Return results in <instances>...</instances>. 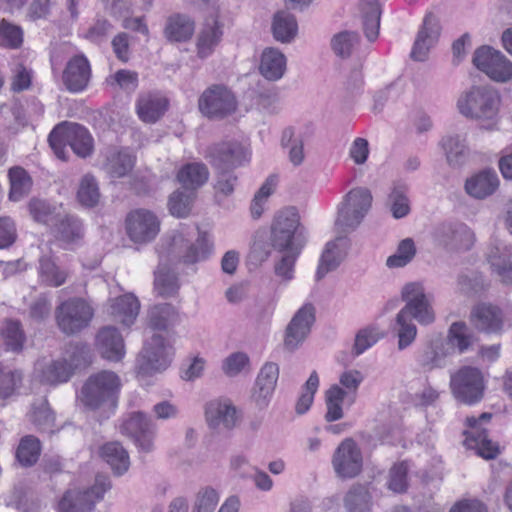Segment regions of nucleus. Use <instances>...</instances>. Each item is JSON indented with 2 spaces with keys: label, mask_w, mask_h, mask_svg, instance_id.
I'll list each match as a JSON object with an SVG mask.
<instances>
[{
  "label": "nucleus",
  "mask_w": 512,
  "mask_h": 512,
  "mask_svg": "<svg viewBox=\"0 0 512 512\" xmlns=\"http://www.w3.org/2000/svg\"><path fill=\"white\" fill-rule=\"evenodd\" d=\"M401 298L405 305L391 324L392 332L398 337L399 350L410 346L417 336V327L413 323V319L421 325H430L436 318L432 306V296L426 294L421 283L405 284L401 291Z\"/></svg>",
  "instance_id": "obj_1"
},
{
  "label": "nucleus",
  "mask_w": 512,
  "mask_h": 512,
  "mask_svg": "<svg viewBox=\"0 0 512 512\" xmlns=\"http://www.w3.org/2000/svg\"><path fill=\"white\" fill-rule=\"evenodd\" d=\"M24 43V30L21 26L6 19L0 20V47L8 50H17Z\"/></svg>",
  "instance_id": "obj_47"
},
{
  "label": "nucleus",
  "mask_w": 512,
  "mask_h": 512,
  "mask_svg": "<svg viewBox=\"0 0 512 512\" xmlns=\"http://www.w3.org/2000/svg\"><path fill=\"white\" fill-rule=\"evenodd\" d=\"M99 190L94 177L86 175L83 177L77 193L79 202L86 207H93L99 201Z\"/></svg>",
  "instance_id": "obj_61"
},
{
  "label": "nucleus",
  "mask_w": 512,
  "mask_h": 512,
  "mask_svg": "<svg viewBox=\"0 0 512 512\" xmlns=\"http://www.w3.org/2000/svg\"><path fill=\"white\" fill-rule=\"evenodd\" d=\"M120 389L119 376L112 371L102 370L88 377L81 388L79 399L85 407L91 410L99 409L102 406L114 409Z\"/></svg>",
  "instance_id": "obj_2"
},
{
  "label": "nucleus",
  "mask_w": 512,
  "mask_h": 512,
  "mask_svg": "<svg viewBox=\"0 0 512 512\" xmlns=\"http://www.w3.org/2000/svg\"><path fill=\"white\" fill-rule=\"evenodd\" d=\"M111 488L108 476L97 475L94 484L84 490H67L57 505L58 512H90Z\"/></svg>",
  "instance_id": "obj_6"
},
{
  "label": "nucleus",
  "mask_w": 512,
  "mask_h": 512,
  "mask_svg": "<svg viewBox=\"0 0 512 512\" xmlns=\"http://www.w3.org/2000/svg\"><path fill=\"white\" fill-rule=\"evenodd\" d=\"M0 336L6 346V350L16 353L22 351L25 334L19 321L6 320L0 329Z\"/></svg>",
  "instance_id": "obj_46"
},
{
  "label": "nucleus",
  "mask_w": 512,
  "mask_h": 512,
  "mask_svg": "<svg viewBox=\"0 0 512 512\" xmlns=\"http://www.w3.org/2000/svg\"><path fill=\"white\" fill-rule=\"evenodd\" d=\"M445 341L451 344V354L457 348L460 352L465 351L471 344V337L467 334V326L464 322H455L449 329Z\"/></svg>",
  "instance_id": "obj_60"
},
{
  "label": "nucleus",
  "mask_w": 512,
  "mask_h": 512,
  "mask_svg": "<svg viewBox=\"0 0 512 512\" xmlns=\"http://www.w3.org/2000/svg\"><path fill=\"white\" fill-rule=\"evenodd\" d=\"M41 450L39 439L33 435H26L20 439L15 457L21 466L31 467L38 461Z\"/></svg>",
  "instance_id": "obj_42"
},
{
  "label": "nucleus",
  "mask_w": 512,
  "mask_h": 512,
  "mask_svg": "<svg viewBox=\"0 0 512 512\" xmlns=\"http://www.w3.org/2000/svg\"><path fill=\"white\" fill-rule=\"evenodd\" d=\"M95 345L106 360L117 362L125 355L124 340L115 327L101 328L97 333Z\"/></svg>",
  "instance_id": "obj_30"
},
{
  "label": "nucleus",
  "mask_w": 512,
  "mask_h": 512,
  "mask_svg": "<svg viewBox=\"0 0 512 512\" xmlns=\"http://www.w3.org/2000/svg\"><path fill=\"white\" fill-rule=\"evenodd\" d=\"M170 100L161 91H146L139 94L135 110L138 118L147 124H154L168 112Z\"/></svg>",
  "instance_id": "obj_22"
},
{
  "label": "nucleus",
  "mask_w": 512,
  "mask_h": 512,
  "mask_svg": "<svg viewBox=\"0 0 512 512\" xmlns=\"http://www.w3.org/2000/svg\"><path fill=\"white\" fill-rule=\"evenodd\" d=\"M10 190L9 198L18 201L29 193L32 187V179L28 172L20 166H14L8 172Z\"/></svg>",
  "instance_id": "obj_44"
},
{
  "label": "nucleus",
  "mask_w": 512,
  "mask_h": 512,
  "mask_svg": "<svg viewBox=\"0 0 512 512\" xmlns=\"http://www.w3.org/2000/svg\"><path fill=\"white\" fill-rule=\"evenodd\" d=\"M314 321L315 308L312 304H305L296 312L285 332L284 346L288 351H295L304 342Z\"/></svg>",
  "instance_id": "obj_20"
},
{
  "label": "nucleus",
  "mask_w": 512,
  "mask_h": 512,
  "mask_svg": "<svg viewBox=\"0 0 512 512\" xmlns=\"http://www.w3.org/2000/svg\"><path fill=\"white\" fill-rule=\"evenodd\" d=\"M92 77V68L84 54L71 57L62 73V81L71 93H81L87 89Z\"/></svg>",
  "instance_id": "obj_23"
},
{
  "label": "nucleus",
  "mask_w": 512,
  "mask_h": 512,
  "mask_svg": "<svg viewBox=\"0 0 512 512\" xmlns=\"http://www.w3.org/2000/svg\"><path fill=\"white\" fill-rule=\"evenodd\" d=\"M451 355V344L443 337L432 339L423 351L419 364L424 371H432L445 365V359Z\"/></svg>",
  "instance_id": "obj_32"
},
{
  "label": "nucleus",
  "mask_w": 512,
  "mask_h": 512,
  "mask_svg": "<svg viewBox=\"0 0 512 512\" xmlns=\"http://www.w3.org/2000/svg\"><path fill=\"white\" fill-rule=\"evenodd\" d=\"M164 33L169 41L181 42L189 39L192 28L188 18L174 15L168 19Z\"/></svg>",
  "instance_id": "obj_53"
},
{
  "label": "nucleus",
  "mask_w": 512,
  "mask_h": 512,
  "mask_svg": "<svg viewBox=\"0 0 512 512\" xmlns=\"http://www.w3.org/2000/svg\"><path fill=\"white\" fill-rule=\"evenodd\" d=\"M49 145L57 158L66 160V146L80 157H87L93 151V138L84 126L77 123L62 122L56 125L48 137Z\"/></svg>",
  "instance_id": "obj_3"
},
{
  "label": "nucleus",
  "mask_w": 512,
  "mask_h": 512,
  "mask_svg": "<svg viewBox=\"0 0 512 512\" xmlns=\"http://www.w3.org/2000/svg\"><path fill=\"white\" fill-rule=\"evenodd\" d=\"M140 302L133 294H124L111 300L109 314L115 322L130 327L137 319Z\"/></svg>",
  "instance_id": "obj_31"
},
{
  "label": "nucleus",
  "mask_w": 512,
  "mask_h": 512,
  "mask_svg": "<svg viewBox=\"0 0 512 512\" xmlns=\"http://www.w3.org/2000/svg\"><path fill=\"white\" fill-rule=\"evenodd\" d=\"M407 192V185L401 182H397L394 183L389 194L388 200L391 206V212L393 217L396 219L405 217L410 211Z\"/></svg>",
  "instance_id": "obj_50"
},
{
  "label": "nucleus",
  "mask_w": 512,
  "mask_h": 512,
  "mask_svg": "<svg viewBox=\"0 0 512 512\" xmlns=\"http://www.w3.org/2000/svg\"><path fill=\"white\" fill-rule=\"evenodd\" d=\"M237 180L233 171H217L216 181L213 185L214 201L217 205L223 206L225 201L233 195Z\"/></svg>",
  "instance_id": "obj_48"
},
{
  "label": "nucleus",
  "mask_w": 512,
  "mask_h": 512,
  "mask_svg": "<svg viewBox=\"0 0 512 512\" xmlns=\"http://www.w3.org/2000/svg\"><path fill=\"white\" fill-rule=\"evenodd\" d=\"M332 465L341 479H351L360 474L363 465L362 453L352 438L343 440L336 448Z\"/></svg>",
  "instance_id": "obj_16"
},
{
  "label": "nucleus",
  "mask_w": 512,
  "mask_h": 512,
  "mask_svg": "<svg viewBox=\"0 0 512 512\" xmlns=\"http://www.w3.org/2000/svg\"><path fill=\"white\" fill-rule=\"evenodd\" d=\"M348 395L344 389L338 385H332L325 395L327 412L325 419L328 422L339 420L343 417L342 403L344 398Z\"/></svg>",
  "instance_id": "obj_51"
},
{
  "label": "nucleus",
  "mask_w": 512,
  "mask_h": 512,
  "mask_svg": "<svg viewBox=\"0 0 512 512\" xmlns=\"http://www.w3.org/2000/svg\"><path fill=\"white\" fill-rule=\"evenodd\" d=\"M415 254L414 241L411 238H406L399 243L396 252L387 258L386 265L389 268L404 267L411 262Z\"/></svg>",
  "instance_id": "obj_56"
},
{
  "label": "nucleus",
  "mask_w": 512,
  "mask_h": 512,
  "mask_svg": "<svg viewBox=\"0 0 512 512\" xmlns=\"http://www.w3.org/2000/svg\"><path fill=\"white\" fill-rule=\"evenodd\" d=\"M179 283L177 276L166 267H159L155 272L154 290L158 296L170 297L177 293Z\"/></svg>",
  "instance_id": "obj_49"
},
{
  "label": "nucleus",
  "mask_w": 512,
  "mask_h": 512,
  "mask_svg": "<svg viewBox=\"0 0 512 512\" xmlns=\"http://www.w3.org/2000/svg\"><path fill=\"white\" fill-rule=\"evenodd\" d=\"M177 180L182 190L174 192L169 199V211L172 215L182 218L190 213L192 195V164H185L177 173Z\"/></svg>",
  "instance_id": "obj_28"
},
{
  "label": "nucleus",
  "mask_w": 512,
  "mask_h": 512,
  "mask_svg": "<svg viewBox=\"0 0 512 512\" xmlns=\"http://www.w3.org/2000/svg\"><path fill=\"white\" fill-rule=\"evenodd\" d=\"M465 445L468 449L476 451L477 455L485 459H494L499 454V446L488 438L487 431H465Z\"/></svg>",
  "instance_id": "obj_40"
},
{
  "label": "nucleus",
  "mask_w": 512,
  "mask_h": 512,
  "mask_svg": "<svg viewBox=\"0 0 512 512\" xmlns=\"http://www.w3.org/2000/svg\"><path fill=\"white\" fill-rule=\"evenodd\" d=\"M472 322L474 326L488 333L501 330L503 316L501 310L491 304H480L472 311Z\"/></svg>",
  "instance_id": "obj_34"
},
{
  "label": "nucleus",
  "mask_w": 512,
  "mask_h": 512,
  "mask_svg": "<svg viewBox=\"0 0 512 512\" xmlns=\"http://www.w3.org/2000/svg\"><path fill=\"white\" fill-rule=\"evenodd\" d=\"M408 464L400 462L395 464L389 470L388 489L394 493H405L408 489Z\"/></svg>",
  "instance_id": "obj_58"
},
{
  "label": "nucleus",
  "mask_w": 512,
  "mask_h": 512,
  "mask_svg": "<svg viewBox=\"0 0 512 512\" xmlns=\"http://www.w3.org/2000/svg\"><path fill=\"white\" fill-rule=\"evenodd\" d=\"M170 347L165 339L155 334L148 340L137 359V374L140 377L151 376L164 371L171 362Z\"/></svg>",
  "instance_id": "obj_9"
},
{
  "label": "nucleus",
  "mask_w": 512,
  "mask_h": 512,
  "mask_svg": "<svg viewBox=\"0 0 512 512\" xmlns=\"http://www.w3.org/2000/svg\"><path fill=\"white\" fill-rule=\"evenodd\" d=\"M363 219L360 212L351 208V206L347 205V202L343 200L338 209L335 227L340 233H348L356 229Z\"/></svg>",
  "instance_id": "obj_52"
},
{
  "label": "nucleus",
  "mask_w": 512,
  "mask_h": 512,
  "mask_svg": "<svg viewBox=\"0 0 512 512\" xmlns=\"http://www.w3.org/2000/svg\"><path fill=\"white\" fill-rule=\"evenodd\" d=\"M358 38L357 33L348 31L340 32L332 38V49L337 56L347 58L351 55L355 44L358 43Z\"/></svg>",
  "instance_id": "obj_62"
},
{
  "label": "nucleus",
  "mask_w": 512,
  "mask_h": 512,
  "mask_svg": "<svg viewBox=\"0 0 512 512\" xmlns=\"http://www.w3.org/2000/svg\"><path fill=\"white\" fill-rule=\"evenodd\" d=\"M65 352L68 358L54 360L42 369L41 382L50 385L67 382L77 367L91 362V351L87 344H70Z\"/></svg>",
  "instance_id": "obj_5"
},
{
  "label": "nucleus",
  "mask_w": 512,
  "mask_h": 512,
  "mask_svg": "<svg viewBox=\"0 0 512 512\" xmlns=\"http://www.w3.org/2000/svg\"><path fill=\"white\" fill-rule=\"evenodd\" d=\"M500 96L489 86H472L457 100V108L464 117L475 120H493L499 111Z\"/></svg>",
  "instance_id": "obj_4"
},
{
  "label": "nucleus",
  "mask_w": 512,
  "mask_h": 512,
  "mask_svg": "<svg viewBox=\"0 0 512 512\" xmlns=\"http://www.w3.org/2000/svg\"><path fill=\"white\" fill-rule=\"evenodd\" d=\"M198 107L209 118H223L236 110L237 102L227 87L212 85L199 98Z\"/></svg>",
  "instance_id": "obj_14"
},
{
  "label": "nucleus",
  "mask_w": 512,
  "mask_h": 512,
  "mask_svg": "<svg viewBox=\"0 0 512 512\" xmlns=\"http://www.w3.org/2000/svg\"><path fill=\"white\" fill-rule=\"evenodd\" d=\"M435 239L448 252H466L475 244L474 231L465 223L450 221L440 224L435 230Z\"/></svg>",
  "instance_id": "obj_11"
},
{
  "label": "nucleus",
  "mask_w": 512,
  "mask_h": 512,
  "mask_svg": "<svg viewBox=\"0 0 512 512\" xmlns=\"http://www.w3.org/2000/svg\"><path fill=\"white\" fill-rule=\"evenodd\" d=\"M473 64L496 82H507L512 78V63L500 51L490 46H481L474 52Z\"/></svg>",
  "instance_id": "obj_12"
},
{
  "label": "nucleus",
  "mask_w": 512,
  "mask_h": 512,
  "mask_svg": "<svg viewBox=\"0 0 512 512\" xmlns=\"http://www.w3.org/2000/svg\"><path fill=\"white\" fill-rule=\"evenodd\" d=\"M383 336L384 334L376 326H368L364 329H361L355 337V343L353 346L355 355H360L363 353Z\"/></svg>",
  "instance_id": "obj_63"
},
{
  "label": "nucleus",
  "mask_w": 512,
  "mask_h": 512,
  "mask_svg": "<svg viewBox=\"0 0 512 512\" xmlns=\"http://www.w3.org/2000/svg\"><path fill=\"white\" fill-rule=\"evenodd\" d=\"M343 504L347 512H370L372 495L366 485L355 483L345 493Z\"/></svg>",
  "instance_id": "obj_39"
},
{
  "label": "nucleus",
  "mask_w": 512,
  "mask_h": 512,
  "mask_svg": "<svg viewBox=\"0 0 512 512\" xmlns=\"http://www.w3.org/2000/svg\"><path fill=\"white\" fill-rule=\"evenodd\" d=\"M314 321L315 308L312 304H305L296 312L285 332L284 346L288 351H295L304 342Z\"/></svg>",
  "instance_id": "obj_19"
},
{
  "label": "nucleus",
  "mask_w": 512,
  "mask_h": 512,
  "mask_svg": "<svg viewBox=\"0 0 512 512\" xmlns=\"http://www.w3.org/2000/svg\"><path fill=\"white\" fill-rule=\"evenodd\" d=\"M441 30L440 18L433 12H428L417 33L411 58L415 61H424L430 49L438 42Z\"/></svg>",
  "instance_id": "obj_24"
},
{
  "label": "nucleus",
  "mask_w": 512,
  "mask_h": 512,
  "mask_svg": "<svg viewBox=\"0 0 512 512\" xmlns=\"http://www.w3.org/2000/svg\"><path fill=\"white\" fill-rule=\"evenodd\" d=\"M450 388L458 402L467 405L475 404L484 395V376L476 367L463 366L451 375Z\"/></svg>",
  "instance_id": "obj_8"
},
{
  "label": "nucleus",
  "mask_w": 512,
  "mask_h": 512,
  "mask_svg": "<svg viewBox=\"0 0 512 512\" xmlns=\"http://www.w3.org/2000/svg\"><path fill=\"white\" fill-rule=\"evenodd\" d=\"M363 28L369 41H375L379 35L381 8L377 0H365L362 3Z\"/></svg>",
  "instance_id": "obj_43"
},
{
  "label": "nucleus",
  "mask_w": 512,
  "mask_h": 512,
  "mask_svg": "<svg viewBox=\"0 0 512 512\" xmlns=\"http://www.w3.org/2000/svg\"><path fill=\"white\" fill-rule=\"evenodd\" d=\"M487 261L490 264L492 273L503 285L512 284V246L495 238L489 244Z\"/></svg>",
  "instance_id": "obj_21"
},
{
  "label": "nucleus",
  "mask_w": 512,
  "mask_h": 512,
  "mask_svg": "<svg viewBox=\"0 0 512 512\" xmlns=\"http://www.w3.org/2000/svg\"><path fill=\"white\" fill-rule=\"evenodd\" d=\"M300 225V218L295 208L281 210L274 218L271 226L270 241L274 249L283 251H297L294 248V239Z\"/></svg>",
  "instance_id": "obj_13"
},
{
  "label": "nucleus",
  "mask_w": 512,
  "mask_h": 512,
  "mask_svg": "<svg viewBox=\"0 0 512 512\" xmlns=\"http://www.w3.org/2000/svg\"><path fill=\"white\" fill-rule=\"evenodd\" d=\"M128 238L135 244H146L156 238L160 232V220L150 210L138 208L131 210L124 221Z\"/></svg>",
  "instance_id": "obj_10"
},
{
  "label": "nucleus",
  "mask_w": 512,
  "mask_h": 512,
  "mask_svg": "<svg viewBox=\"0 0 512 512\" xmlns=\"http://www.w3.org/2000/svg\"><path fill=\"white\" fill-rule=\"evenodd\" d=\"M121 433L131 437L143 452H150L154 447L156 426L143 412H132L123 420L120 426Z\"/></svg>",
  "instance_id": "obj_15"
},
{
  "label": "nucleus",
  "mask_w": 512,
  "mask_h": 512,
  "mask_svg": "<svg viewBox=\"0 0 512 512\" xmlns=\"http://www.w3.org/2000/svg\"><path fill=\"white\" fill-rule=\"evenodd\" d=\"M344 200L364 218L371 208L373 197L368 188L358 187L350 190Z\"/></svg>",
  "instance_id": "obj_57"
},
{
  "label": "nucleus",
  "mask_w": 512,
  "mask_h": 512,
  "mask_svg": "<svg viewBox=\"0 0 512 512\" xmlns=\"http://www.w3.org/2000/svg\"><path fill=\"white\" fill-rule=\"evenodd\" d=\"M259 71L267 80H279L286 71L285 55L276 48L268 47L264 49L261 55Z\"/></svg>",
  "instance_id": "obj_36"
},
{
  "label": "nucleus",
  "mask_w": 512,
  "mask_h": 512,
  "mask_svg": "<svg viewBox=\"0 0 512 512\" xmlns=\"http://www.w3.org/2000/svg\"><path fill=\"white\" fill-rule=\"evenodd\" d=\"M250 368L249 356L244 352H234L226 357L222 364V370L228 377H234Z\"/></svg>",
  "instance_id": "obj_64"
},
{
  "label": "nucleus",
  "mask_w": 512,
  "mask_h": 512,
  "mask_svg": "<svg viewBox=\"0 0 512 512\" xmlns=\"http://www.w3.org/2000/svg\"><path fill=\"white\" fill-rule=\"evenodd\" d=\"M349 240L344 236H338L328 242L321 255L316 280L320 281L326 274L335 270L347 256Z\"/></svg>",
  "instance_id": "obj_29"
},
{
  "label": "nucleus",
  "mask_w": 512,
  "mask_h": 512,
  "mask_svg": "<svg viewBox=\"0 0 512 512\" xmlns=\"http://www.w3.org/2000/svg\"><path fill=\"white\" fill-rule=\"evenodd\" d=\"M279 377V367L274 362H267L260 369L251 393V400L259 408L268 406Z\"/></svg>",
  "instance_id": "obj_26"
},
{
  "label": "nucleus",
  "mask_w": 512,
  "mask_h": 512,
  "mask_svg": "<svg viewBox=\"0 0 512 512\" xmlns=\"http://www.w3.org/2000/svg\"><path fill=\"white\" fill-rule=\"evenodd\" d=\"M55 317L60 330L72 335L89 326L94 317V309L85 299L74 297L57 307Z\"/></svg>",
  "instance_id": "obj_7"
},
{
  "label": "nucleus",
  "mask_w": 512,
  "mask_h": 512,
  "mask_svg": "<svg viewBox=\"0 0 512 512\" xmlns=\"http://www.w3.org/2000/svg\"><path fill=\"white\" fill-rule=\"evenodd\" d=\"M207 157L216 171H233L248 161L245 148L236 141H224L209 147Z\"/></svg>",
  "instance_id": "obj_17"
},
{
  "label": "nucleus",
  "mask_w": 512,
  "mask_h": 512,
  "mask_svg": "<svg viewBox=\"0 0 512 512\" xmlns=\"http://www.w3.org/2000/svg\"><path fill=\"white\" fill-rule=\"evenodd\" d=\"M100 455L117 475H122L129 468L130 460L128 452L119 442L104 444L100 449Z\"/></svg>",
  "instance_id": "obj_41"
},
{
  "label": "nucleus",
  "mask_w": 512,
  "mask_h": 512,
  "mask_svg": "<svg viewBox=\"0 0 512 512\" xmlns=\"http://www.w3.org/2000/svg\"><path fill=\"white\" fill-rule=\"evenodd\" d=\"M37 272L39 282L48 287H60L68 278V271L60 267L51 255L39 258Z\"/></svg>",
  "instance_id": "obj_35"
},
{
  "label": "nucleus",
  "mask_w": 512,
  "mask_h": 512,
  "mask_svg": "<svg viewBox=\"0 0 512 512\" xmlns=\"http://www.w3.org/2000/svg\"><path fill=\"white\" fill-rule=\"evenodd\" d=\"M447 162L450 166H461L468 158L469 148L466 144L465 135L450 134L441 140Z\"/></svg>",
  "instance_id": "obj_38"
},
{
  "label": "nucleus",
  "mask_w": 512,
  "mask_h": 512,
  "mask_svg": "<svg viewBox=\"0 0 512 512\" xmlns=\"http://www.w3.org/2000/svg\"><path fill=\"white\" fill-rule=\"evenodd\" d=\"M271 30L274 39L278 42L288 44L297 36L298 23L295 16L285 10L277 11L272 19Z\"/></svg>",
  "instance_id": "obj_37"
},
{
  "label": "nucleus",
  "mask_w": 512,
  "mask_h": 512,
  "mask_svg": "<svg viewBox=\"0 0 512 512\" xmlns=\"http://www.w3.org/2000/svg\"><path fill=\"white\" fill-rule=\"evenodd\" d=\"M108 86L120 89L126 93H133L139 85V76L136 71L120 69L106 78Z\"/></svg>",
  "instance_id": "obj_55"
},
{
  "label": "nucleus",
  "mask_w": 512,
  "mask_h": 512,
  "mask_svg": "<svg viewBox=\"0 0 512 512\" xmlns=\"http://www.w3.org/2000/svg\"><path fill=\"white\" fill-rule=\"evenodd\" d=\"M136 157L126 150H120L109 159L110 171L114 177H123L135 165Z\"/></svg>",
  "instance_id": "obj_59"
},
{
  "label": "nucleus",
  "mask_w": 512,
  "mask_h": 512,
  "mask_svg": "<svg viewBox=\"0 0 512 512\" xmlns=\"http://www.w3.org/2000/svg\"><path fill=\"white\" fill-rule=\"evenodd\" d=\"M498 186L499 179L493 170H483L465 182L466 192L476 199H484L492 195Z\"/></svg>",
  "instance_id": "obj_33"
},
{
  "label": "nucleus",
  "mask_w": 512,
  "mask_h": 512,
  "mask_svg": "<svg viewBox=\"0 0 512 512\" xmlns=\"http://www.w3.org/2000/svg\"><path fill=\"white\" fill-rule=\"evenodd\" d=\"M314 321L315 308L312 304H305L296 312L285 332L284 346L288 351H295L304 342Z\"/></svg>",
  "instance_id": "obj_18"
},
{
  "label": "nucleus",
  "mask_w": 512,
  "mask_h": 512,
  "mask_svg": "<svg viewBox=\"0 0 512 512\" xmlns=\"http://www.w3.org/2000/svg\"><path fill=\"white\" fill-rule=\"evenodd\" d=\"M24 375L20 369H10L0 364V400H7L18 393Z\"/></svg>",
  "instance_id": "obj_45"
},
{
  "label": "nucleus",
  "mask_w": 512,
  "mask_h": 512,
  "mask_svg": "<svg viewBox=\"0 0 512 512\" xmlns=\"http://www.w3.org/2000/svg\"><path fill=\"white\" fill-rule=\"evenodd\" d=\"M223 37V26L219 22L218 12H210L209 16L201 24L196 49L197 56L205 59L212 55Z\"/></svg>",
  "instance_id": "obj_27"
},
{
  "label": "nucleus",
  "mask_w": 512,
  "mask_h": 512,
  "mask_svg": "<svg viewBox=\"0 0 512 512\" xmlns=\"http://www.w3.org/2000/svg\"><path fill=\"white\" fill-rule=\"evenodd\" d=\"M205 418L208 426L215 430H232L238 417L236 407L229 399H214L205 405Z\"/></svg>",
  "instance_id": "obj_25"
},
{
  "label": "nucleus",
  "mask_w": 512,
  "mask_h": 512,
  "mask_svg": "<svg viewBox=\"0 0 512 512\" xmlns=\"http://www.w3.org/2000/svg\"><path fill=\"white\" fill-rule=\"evenodd\" d=\"M60 240L70 244L83 237L82 223L78 218L66 215L56 223Z\"/></svg>",
  "instance_id": "obj_54"
}]
</instances>
